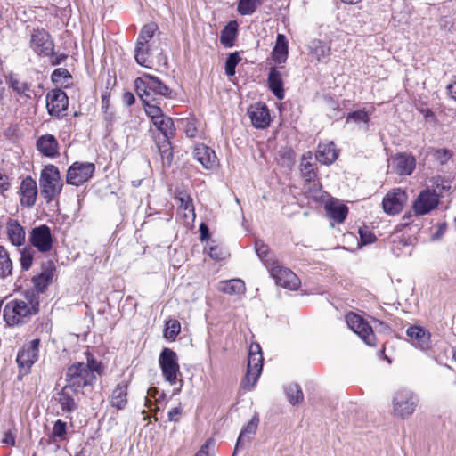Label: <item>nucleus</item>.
Instances as JSON below:
<instances>
[{"instance_id":"obj_31","label":"nucleus","mask_w":456,"mask_h":456,"mask_svg":"<svg viewBox=\"0 0 456 456\" xmlns=\"http://www.w3.org/2000/svg\"><path fill=\"white\" fill-rule=\"evenodd\" d=\"M268 85L270 90L279 100H282L284 98L281 75L275 68H272L270 70L268 76Z\"/></svg>"},{"instance_id":"obj_28","label":"nucleus","mask_w":456,"mask_h":456,"mask_svg":"<svg viewBox=\"0 0 456 456\" xmlns=\"http://www.w3.org/2000/svg\"><path fill=\"white\" fill-rule=\"evenodd\" d=\"M217 289L228 295H240L245 292L246 286L240 279H231L220 281Z\"/></svg>"},{"instance_id":"obj_7","label":"nucleus","mask_w":456,"mask_h":456,"mask_svg":"<svg viewBox=\"0 0 456 456\" xmlns=\"http://www.w3.org/2000/svg\"><path fill=\"white\" fill-rule=\"evenodd\" d=\"M159 365L164 379L174 385L180 372L177 354L169 348H164L159 355Z\"/></svg>"},{"instance_id":"obj_64","label":"nucleus","mask_w":456,"mask_h":456,"mask_svg":"<svg viewBox=\"0 0 456 456\" xmlns=\"http://www.w3.org/2000/svg\"><path fill=\"white\" fill-rule=\"evenodd\" d=\"M411 216H403V222L398 225V227L407 226L410 224V219ZM397 230H400V228H397Z\"/></svg>"},{"instance_id":"obj_37","label":"nucleus","mask_w":456,"mask_h":456,"mask_svg":"<svg viewBox=\"0 0 456 456\" xmlns=\"http://www.w3.org/2000/svg\"><path fill=\"white\" fill-rule=\"evenodd\" d=\"M312 53L318 61H325L330 54V47L321 40H315L312 43Z\"/></svg>"},{"instance_id":"obj_52","label":"nucleus","mask_w":456,"mask_h":456,"mask_svg":"<svg viewBox=\"0 0 456 456\" xmlns=\"http://www.w3.org/2000/svg\"><path fill=\"white\" fill-rule=\"evenodd\" d=\"M434 157L440 164H444L452 157V153L446 149H439L435 151Z\"/></svg>"},{"instance_id":"obj_29","label":"nucleus","mask_w":456,"mask_h":456,"mask_svg":"<svg viewBox=\"0 0 456 456\" xmlns=\"http://www.w3.org/2000/svg\"><path fill=\"white\" fill-rule=\"evenodd\" d=\"M288 41L282 34H278L275 46L272 52V58L277 64H282L288 58Z\"/></svg>"},{"instance_id":"obj_51","label":"nucleus","mask_w":456,"mask_h":456,"mask_svg":"<svg viewBox=\"0 0 456 456\" xmlns=\"http://www.w3.org/2000/svg\"><path fill=\"white\" fill-rule=\"evenodd\" d=\"M159 151L163 160H166L167 164H170L173 159V154L168 139H165L162 146L159 147Z\"/></svg>"},{"instance_id":"obj_22","label":"nucleus","mask_w":456,"mask_h":456,"mask_svg":"<svg viewBox=\"0 0 456 456\" xmlns=\"http://www.w3.org/2000/svg\"><path fill=\"white\" fill-rule=\"evenodd\" d=\"M175 199L179 202L178 213L184 220L186 224L194 222L195 212L192 199L189 194L184 191H178L175 194Z\"/></svg>"},{"instance_id":"obj_44","label":"nucleus","mask_w":456,"mask_h":456,"mask_svg":"<svg viewBox=\"0 0 456 456\" xmlns=\"http://www.w3.org/2000/svg\"><path fill=\"white\" fill-rule=\"evenodd\" d=\"M52 280L50 272H44L34 279L35 288L38 292H43Z\"/></svg>"},{"instance_id":"obj_21","label":"nucleus","mask_w":456,"mask_h":456,"mask_svg":"<svg viewBox=\"0 0 456 456\" xmlns=\"http://www.w3.org/2000/svg\"><path fill=\"white\" fill-rule=\"evenodd\" d=\"M193 157L206 169L215 168L218 165V159L215 151L204 144L195 146Z\"/></svg>"},{"instance_id":"obj_47","label":"nucleus","mask_w":456,"mask_h":456,"mask_svg":"<svg viewBox=\"0 0 456 456\" xmlns=\"http://www.w3.org/2000/svg\"><path fill=\"white\" fill-rule=\"evenodd\" d=\"M66 422L58 419L53 428L52 436L54 440H64L66 435Z\"/></svg>"},{"instance_id":"obj_13","label":"nucleus","mask_w":456,"mask_h":456,"mask_svg":"<svg viewBox=\"0 0 456 456\" xmlns=\"http://www.w3.org/2000/svg\"><path fill=\"white\" fill-rule=\"evenodd\" d=\"M439 200V195L435 191L430 189L423 190L414 201V212L421 216L428 214L437 207Z\"/></svg>"},{"instance_id":"obj_36","label":"nucleus","mask_w":456,"mask_h":456,"mask_svg":"<svg viewBox=\"0 0 456 456\" xmlns=\"http://www.w3.org/2000/svg\"><path fill=\"white\" fill-rule=\"evenodd\" d=\"M12 263L6 249L0 245V277L4 278L12 274Z\"/></svg>"},{"instance_id":"obj_2","label":"nucleus","mask_w":456,"mask_h":456,"mask_svg":"<svg viewBox=\"0 0 456 456\" xmlns=\"http://www.w3.org/2000/svg\"><path fill=\"white\" fill-rule=\"evenodd\" d=\"M136 93L142 102L157 100L156 96L172 98V90L168 88L157 77L151 74H143L134 81Z\"/></svg>"},{"instance_id":"obj_55","label":"nucleus","mask_w":456,"mask_h":456,"mask_svg":"<svg viewBox=\"0 0 456 456\" xmlns=\"http://www.w3.org/2000/svg\"><path fill=\"white\" fill-rule=\"evenodd\" d=\"M69 78L70 75L66 69H56L52 74V80L55 83L61 82V78Z\"/></svg>"},{"instance_id":"obj_59","label":"nucleus","mask_w":456,"mask_h":456,"mask_svg":"<svg viewBox=\"0 0 456 456\" xmlns=\"http://www.w3.org/2000/svg\"><path fill=\"white\" fill-rule=\"evenodd\" d=\"M157 394H158V390L156 387H151L148 389L147 396H145V398H144L145 406L148 409L151 410V406H152V402L151 401V399L149 397H155Z\"/></svg>"},{"instance_id":"obj_3","label":"nucleus","mask_w":456,"mask_h":456,"mask_svg":"<svg viewBox=\"0 0 456 456\" xmlns=\"http://www.w3.org/2000/svg\"><path fill=\"white\" fill-rule=\"evenodd\" d=\"M39 186L41 195L47 202H51L61 193L63 184L60 172L55 166L47 165L42 169Z\"/></svg>"},{"instance_id":"obj_27","label":"nucleus","mask_w":456,"mask_h":456,"mask_svg":"<svg viewBox=\"0 0 456 456\" xmlns=\"http://www.w3.org/2000/svg\"><path fill=\"white\" fill-rule=\"evenodd\" d=\"M37 150L46 157H54L58 153V142L52 134H45L37 142Z\"/></svg>"},{"instance_id":"obj_38","label":"nucleus","mask_w":456,"mask_h":456,"mask_svg":"<svg viewBox=\"0 0 456 456\" xmlns=\"http://www.w3.org/2000/svg\"><path fill=\"white\" fill-rule=\"evenodd\" d=\"M285 392L288 400L293 405L300 403L304 399L303 392L297 384H289L285 388Z\"/></svg>"},{"instance_id":"obj_42","label":"nucleus","mask_w":456,"mask_h":456,"mask_svg":"<svg viewBox=\"0 0 456 456\" xmlns=\"http://www.w3.org/2000/svg\"><path fill=\"white\" fill-rule=\"evenodd\" d=\"M157 29L158 26L155 23H149L144 25L139 34V37L136 43L149 44Z\"/></svg>"},{"instance_id":"obj_18","label":"nucleus","mask_w":456,"mask_h":456,"mask_svg":"<svg viewBox=\"0 0 456 456\" xmlns=\"http://www.w3.org/2000/svg\"><path fill=\"white\" fill-rule=\"evenodd\" d=\"M248 114L251 120L252 125L256 128H265L270 125L271 118L267 106L264 103L258 102L250 105L248 109Z\"/></svg>"},{"instance_id":"obj_56","label":"nucleus","mask_w":456,"mask_h":456,"mask_svg":"<svg viewBox=\"0 0 456 456\" xmlns=\"http://www.w3.org/2000/svg\"><path fill=\"white\" fill-rule=\"evenodd\" d=\"M359 233H360L362 243L364 245L370 244L375 240V236L368 231L360 229Z\"/></svg>"},{"instance_id":"obj_30","label":"nucleus","mask_w":456,"mask_h":456,"mask_svg":"<svg viewBox=\"0 0 456 456\" xmlns=\"http://www.w3.org/2000/svg\"><path fill=\"white\" fill-rule=\"evenodd\" d=\"M328 216L337 223H343L346 217L347 207L337 200H330L325 206Z\"/></svg>"},{"instance_id":"obj_8","label":"nucleus","mask_w":456,"mask_h":456,"mask_svg":"<svg viewBox=\"0 0 456 456\" xmlns=\"http://www.w3.org/2000/svg\"><path fill=\"white\" fill-rule=\"evenodd\" d=\"M95 166L91 162H75L68 169L66 180L69 184L79 186L93 175Z\"/></svg>"},{"instance_id":"obj_14","label":"nucleus","mask_w":456,"mask_h":456,"mask_svg":"<svg viewBox=\"0 0 456 456\" xmlns=\"http://www.w3.org/2000/svg\"><path fill=\"white\" fill-rule=\"evenodd\" d=\"M407 200V194L403 190L400 188L393 189L383 199V209L389 215L397 214L403 209Z\"/></svg>"},{"instance_id":"obj_40","label":"nucleus","mask_w":456,"mask_h":456,"mask_svg":"<svg viewBox=\"0 0 456 456\" xmlns=\"http://www.w3.org/2000/svg\"><path fill=\"white\" fill-rule=\"evenodd\" d=\"M261 4L262 0H240L237 10L241 15H250Z\"/></svg>"},{"instance_id":"obj_57","label":"nucleus","mask_w":456,"mask_h":456,"mask_svg":"<svg viewBox=\"0 0 456 456\" xmlns=\"http://www.w3.org/2000/svg\"><path fill=\"white\" fill-rule=\"evenodd\" d=\"M181 414H182V407L181 406H177V407L171 409L167 414L169 421L177 422L179 420Z\"/></svg>"},{"instance_id":"obj_5","label":"nucleus","mask_w":456,"mask_h":456,"mask_svg":"<svg viewBox=\"0 0 456 456\" xmlns=\"http://www.w3.org/2000/svg\"><path fill=\"white\" fill-rule=\"evenodd\" d=\"M417 403L418 398L411 391L400 389L392 398L393 414L401 419L408 418L415 411Z\"/></svg>"},{"instance_id":"obj_41","label":"nucleus","mask_w":456,"mask_h":456,"mask_svg":"<svg viewBox=\"0 0 456 456\" xmlns=\"http://www.w3.org/2000/svg\"><path fill=\"white\" fill-rule=\"evenodd\" d=\"M142 102L144 110L147 116L151 119V121L159 118L160 116L164 114L160 107L158 105L159 102H157V100H151L149 102Z\"/></svg>"},{"instance_id":"obj_10","label":"nucleus","mask_w":456,"mask_h":456,"mask_svg":"<svg viewBox=\"0 0 456 456\" xmlns=\"http://www.w3.org/2000/svg\"><path fill=\"white\" fill-rule=\"evenodd\" d=\"M348 327L356 333L367 345L373 346L375 336L371 327L360 315L349 313L346 316Z\"/></svg>"},{"instance_id":"obj_49","label":"nucleus","mask_w":456,"mask_h":456,"mask_svg":"<svg viewBox=\"0 0 456 456\" xmlns=\"http://www.w3.org/2000/svg\"><path fill=\"white\" fill-rule=\"evenodd\" d=\"M255 249L257 256L265 262L268 263L267 256L269 253V248L262 240H256L255 242Z\"/></svg>"},{"instance_id":"obj_4","label":"nucleus","mask_w":456,"mask_h":456,"mask_svg":"<svg viewBox=\"0 0 456 456\" xmlns=\"http://www.w3.org/2000/svg\"><path fill=\"white\" fill-rule=\"evenodd\" d=\"M95 379V375L84 362H75L67 369L65 386L70 387L74 393H77L85 387L92 385Z\"/></svg>"},{"instance_id":"obj_32","label":"nucleus","mask_w":456,"mask_h":456,"mask_svg":"<svg viewBox=\"0 0 456 456\" xmlns=\"http://www.w3.org/2000/svg\"><path fill=\"white\" fill-rule=\"evenodd\" d=\"M71 388L65 386L58 394V402L63 412H72L77 409V403L70 394Z\"/></svg>"},{"instance_id":"obj_19","label":"nucleus","mask_w":456,"mask_h":456,"mask_svg":"<svg viewBox=\"0 0 456 456\" xmlns=\"http://www.w3.org/2000/svg\"><path fill=\"white\" fill-rule=\"evenodd\" d=\"M7 83L12 89L19 102H26L28 100L32 98L33 90L28 82L15 75H10Z\"/></svg>"},{"instance_id":"obj_23","label":"nucleus","mask_w":456,"mask_h":456,"mask_svg":"<svg viewBox=\"0 0 456 456\" xmlns=\"http://www.w3.org/2000/svg\"><path fill=\"white\" fill-rule=\"evenodd\" d=\"M406 334L415 346L424 351L431 348V335L426 329L419 326H411L407 329Z\"/></svg>"},{"instance_id":"obj_60","label":"nucleus","mask_w":456,"mask_h":456,"mask_svg":"<svg viewBox=\"0 0 456 456\" xmlns=\"http://www.w3.org/2000/svg\"><path fill=\"white\" fill-rule=\"evenodd\" d=\"M123 102L127 105L130 106L134 102V96L130 92H126L123 94Z\"/></svg>"},{"instance_id":"obj_1","label":"nucleus","mask_w":456,"mask_h":456,"mask_svg":"<svg viewBox=\"0 0 456 456\" xmlns=\"http://www.w3.org/2000/svg\"><path fill=\"white\" fill-rule=\"evenodd\" d=\"M39 311V301L34 294L9 300L4 308V319L9 326L26 323Z\"/></svg>"},{"instance_id":"obj_63","label":"nucleus","mask_w":456,"mask_h":456,"mask_svg":"<svg viewBox=\"0 0 456 456\" xmlns=\"http://www.w3.org/2000/svg\"><path fill=\"white\" fill-rule=\"evenodd\" d=\"M186 134H187V135L189 137H194V135H195V127L193 126L192 123H188L187 124Z\"/></svg>"},{"instance_id":"obj_16","label":"nucleus","mask_w":456,"mask_h":456,"mask_svg":"<svg viewBox=\"0 0 456 456\" xmlns=\"http://www.w3.org/2000/svg\"><path fill=\"white\" fill-rule=\"evenodd\" d=\"M20 204L26 208L35 205L37 198V185L35 179L28 175L24 178L20 186Z\"/></svg>"},{"instance_id":"obj_54","label":"nucleus","mask_w":456,"mask_h":456,"mask_svg":"<svg viewBox=\"0 0 456 456\" xmlns=\"http://www.w3.org/2000/svg\"><path fill=\"white\" fill-rule=\"evenodd\" d=\"M33 256L29 250L24 249L20 256V265L24 270H28L32 265Z\"/></svg>"},{"instance_id":"obj_53","label":"nucleus","mask_w":456,"mask_h":456,"mask_svg":"<svg viewBox=\"0 0 456 456\" xmlns=\"http://www.w3.org/2000/svg\"><path fill=\"white\" fill-rule=\"evenodd\" d=\"M214 446L215 441L213 439L207 440V442L200 447L195 456H213L210 451L214 448Z\"/></svg>"},{"instance_id":"obj_62","label":"nucleus","mask_w":456,"mask_h":456,"mask_svg":"<svg viewBox=\"0 0 456 456\" xmlns=\"http://www.w3.org/2000/svg\"><path fill=\"white\" fill-rule=\"evenodd\" d=\"M200 231L201 239L205 240L207 238V235H208V226L204 223H202L200 225Z\"/></svg>"},{"instance_id":"obj_26","label":"nucleus","mask_w":456,"mask_h":456,"mask_svg":"<svg viewBox=\"0 0 456 456\" xmlns=\"http://www.w3.org/2000/svg\"><path fill=\"white\" fill-rule=\"evenodd\" d=\"M6 232L12 245L21 246L25 242V230L17 220L11 219L7 222Z\"/></svg>"},{"instance_id":"obj_11","label":"nucleus","mask_w":456,"mask_h":456,"mask_svg":"<svg viewBox=\"0 0 456 456\" xmlns=\"http://www.w3.org/2000/svg\"><path fill=\"white\" fill-rule=\"evenodd\" d=\"M41 340L39 338L32 339L29 343L23 346L17 355V363L20 369L28 372L32 365L38 360V352Z\"/></svg>"},{"instance_id":"obj_46","label":"nucleus","mask_w":456,"mask_h":456,"mask_svg":"<svg viewBox=\"0 0 456 456\" xmlns=\"http://www.w3.org/2000/svg\"><path fill=\"white\" fill-rule=\"evenodd\" d=\"M300 166H301V172L307 181H311L315 177V173L314 171L313 164L310 162L308 158H305L304 156L302 158Z\"/></svg>"},{"instance_id":"obj_45","label":"nucleus","mask_w":456,"mask_h":456,"mask_svg":"<svg viewBox=\"0 0 456 456\" xmlns=\"http://www.w3.org/2000/svg\"><path fill=\"white\" fill-rule=\"evenodd\" d=\"M240 57L238 53H231L225 61V72L228 76H233L235 74V68L240 62Z\"/></svg>"},{"instance_id":"obj_50","label":"nucleus","mask_w":456,"mask_h":456,"mask_svg":"<svg viewBox=\"0 0 456 456\" xmlns=\"http://www.w3.org/2000/svg\"><path fill=\"white\" fill-rule=\"evenodd\" d=\"M87 362L85 365L90 370V371L94 374V372L101 374L103 371V367L101 362L95 361L91 357V354L88 353L86 356Z\"/></svg>"},{"instance_id":"obj_43","label":"nucleus","mask_w":456,"mask_h":456,"mask_svg":"<svg viewBox=\"0 0 456 456\" xmlns=\"http://www.w3.org/2000/svg\"><path fill=\"white\" fill-rule=\"evenodd\" d=\"M181 330L180 322L176 320H169L166 323V329L164 330V337L169 339H175L179 334Z\"/></svg>"},{"instance_id":"obj_33","label":"nucleus","mask_w":456,"mask_h":456,"mask_svg":"<svg viewBox=\"0 0 456 456\" xmlns=\"http://www.w3.org/2000/svg\"><path fill=\"white\" fill-rule=\"evenodd\" d=\"M156 128L162 133L165 139H169L174 134V122L173 119L163 114L159 118L152 121Z\"/></svg>"},{"instance_id":"obj_9","label":"nucleus","mask_w":456,"mask_h":456,"mask_svg":"<svg viewBox=\"0 0 456 456\" xmlns=\"http://www.w3.org/2000/svg\"><path fill=\"white\" fill-rule=\"evenodd\" d=\"M268 267L277 285L289 290H296L298 288L300 281L293 272L277 263H272Z\"/></svg>"},{"instance_id":"obj_20","label":"nucleus","mask_w":456,"mask_h":456,"mask_svg":"<svg viewBox=\"0 0 456 456\" xmlns=\"http://www.w3.org/2000/svg\"><path fill=\"white\" fill-rule=\"evenodd\" d=\"M31 46L38 54L51 55L53 51V44L50 35L44 30H37L32 34Z\"/></svg>"},{"instance_id":"obj_25","label":"nucleus","mask_w":456,"mask_h":456,"mask_svg":"<svg viewBox=\"0 0 456 456\" xmlns=\"http://www.w3.org/2000/svg\"><path fill=\"white\" fill-rule=\"evenodd\" d=\"M315 155L320 163L330 165L338 159V152L334 142H322L318 145Z\"/></svg>"},{"instance_id":"obj_58","label":"nucleus","mask_w":456,"mask_h":456,"mask_svg":"<svg viewBox=\"0 0 456 456\" xmlns=\"http://www.w3.org/2000/svg\"><path fill=\"white\" fill-rule=\"evenodd\" d=\"M2 443L7 445L15 444V435L11 431H5L2 438Z\"/></svg>"},{"instance_id":"obj_61","label":"nucleus","mask_w":456,"mask_h":456,"mask_svg":"<svg viewBox=\"0 0 456 456\" xmlns=\"http://www.w3.org/2000/svg\"><path fill=\"white\" fill-rule=\"evenodd\" d=\"M449 95L456 101V79L447 86Z\"/></svg>"},{"instance_id":"obj_48","label":"nucleus","mask_w":456,"mask_h":456,"mask_svg":"<svg viewBox=\"0 0 456 456\" xmlns=\"http://www.w3.org/2000/svg\"><path fill=\"white\" fill-rule=\"evenodd\" d=\"M354 120V122H363L367 124L369 122L368 113L363 110H355L350 112L346 118V122Z\"/></svg>"},{"instance_id":"obj_15","label":"nucleus","mask_w":456,"mask_h":456,"mask_svg":"<svg viewBox=\"0 0 456 456\" xmlns=\"http://www.w3.org/2000/svg\"><path fill=\"white\" fill-rule=\"evenodd\" d=\"M68 105L69 98L61 89L52 90L46 94V108L51 116L59 117Z\"/></svg>"},{"instance_id":"obj_39","label":"nucleus","mask_w":456,"mask_h":456,"mask_svg":"<svg viewBox=\"0 0 456 456\" xmlns=\"http://www.w3.org/2000/svg\"><path fill=\"white\" fill-rule=\"evenodd\" d=\"M236 34V26L230 23L221 31L220 42L226 47H232L233 45Z\"/></svg>"},{"instance_id":"obj_35","label":"nucleus","mask_w":456,"mask_h":456,"mask_svg":"<svg viewBox=\"0 0 456 456\" xmlns=\"http://www.w3.org/2000/svg\"><path fill=\"white\" fill-rule=\"evenodd\" d=\"M151 46L150 44L136 43L135 46V60L137 63L143 67H149L148 61L150 57Z\"/></svg>"},{"instance_id":"obj_24","label":"nucleus","mask_w":456,"mask_h":456,"mask_svg":"<svg viewBox=\"0 0 456 456\" xmlns=\"http://www.w3.org/2000/svg\"><path fill=\"white\" fill-rule=\"evenodd\" d=\"M128 381L122 380L112 390L110 403L117 410H123L127 404Z\"/></svg>"},{"instance_id":"obj_17","label":"nucleus","mask_w":456,"mask_h":456,"mask_svg":"<svg viewBox=\"0 0 456 456\" xmlns=\"http://www.w3.org/2000/svg\"><path fill=\"white\" fill-rule=\"evenodd\" d=\"M389 166L400 175H409L416 166L415 158L405 153L396 154L389 159Z\"/></svg>"},{"instance_id":"obj_6","label":"nucleus","mask_w":456,"mask_h":456,"mask_svg":"<svg viewBox=\"0 0 456 456\" xmlns=\"http://www.w3.org/2000/svg\"><path fill=\"white\" fill-rule=\"evenodd\" d=\"M263 368V356L258 344H252L249 347L247 374L242 380V387L251 389L257 381Z\"/></svg>"},{"instance_id":"obj_12","label":"nucleus","mask_w":456,"mask_h":456,"mask_svg":"<svg viewBox=\"0 0 456 456\" xmlns=\"http://www.w3.org/2000/svg\"><path fill=\"white\" fill-rule=\"evenodd\" d=\"M30 243L40 252H48L53 247V238L50 228L41 224L33 228L29 234Z\"/></svg>"},{"instance_id":"obj_34","label":"nucleus","mask_w":456,"mask_h":456,"mask_svg":"<svg viewBox=\"0 0 456 456\" xmlns=\"http://www.w3.org/2000/svg\"><path fill=\"white\" fill-rule=\"evenodd\" d=\"M259 419L257 417L252 418V419L247 424V426L241 430L239 438L237 440L235 451L238 450L240 446H241L244 441L249 442L250 438L248 437V435H254L256 432L258 427ZM235 453H233L234 455Z\"/></svg>"}]
</instances>
